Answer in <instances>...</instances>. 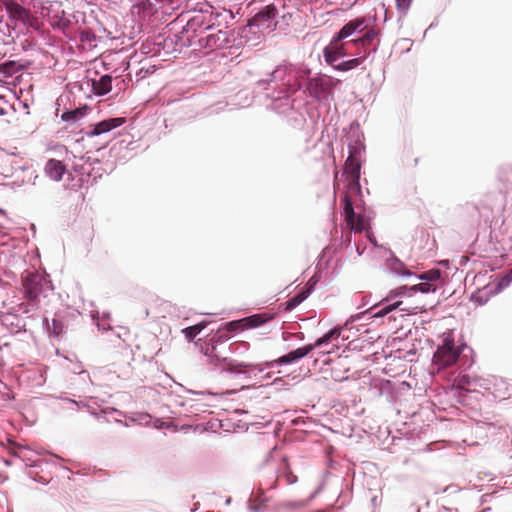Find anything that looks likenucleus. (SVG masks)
Returning <instances> with one entry per match:
<instances>
[{
    "mask_svg": "<svg viewBox=\"0 0 512 512\" xmlns=\"http://www.w3.org/2000/svg\"><path fill=\"white\" fill-rule=\"evenodd\" d=\"M460 354V348L455 346L454 339L448 335L435 351L432 364L437 367L438 371L448 368L457 362Z\"/></svg>",
    "mask_w": 512,
    "mask_h": 512,
    "instance_id": "nucleus-1",
    "label": "nucleus"
},
{
    "mask_svg": "<svg viewBox=\"0 0 512 512\" xmlns=\"http://www.w3.org/2000/svg\"><path fill=\"white\" fill-rule=\"evenodd\" d=\"M360 170L361 163L356 156V150H350V154L345 162L343 174L347 181L345 195H349L351 198L361 194Z\"/></svg>",
    "mask_w": 512,
    "mask_h": 512,
    "instance_id": "nucleus-2",
    "label": "nucleus"
},
{
    "mask_svg": "<svg viewBox=\"0 0 512 512\" xmlns=\"http://www.w3.org/2000/svg\"><path fill=\"white\" fill-rule=\"evenodd\" d=\"M23 287L26 298L36 301L41 294L51 289V282L41 273L26 272L23 277Z\"/></svg>",
    "mask_w": 512,
    "mask_h": 512,
    "instance_id": "nucleus-3",
    "label": "nucleus"
},
{
    "mask_svg": "<svg viewBox=\"0 0 512 512\" xmlns=\"http://www.w3.org/2000/svg\"><path fill=\"white\" fill-rule=\"evenodd\" d=\"M340 80L326 75L310 78L306 90L311 97L320 99L323 95H333V90L340 84Z\"/></svg>",
    "mask_w": 512,
    "mask_h": 512,
    "instance_id": "nucleus-4",
    "label": "nucleus"
},
{
    "mask_svg": "<svg viewBox=\"0 0 512 512\" xmlns=\"http://www.w3.org/2000/svg\"><path fill=\"white\" fill-rule=\"evenodd\" d=\"M403 296H412L411 291L409 290V287L407 286H400L395 289H392L389 291L387 297L382 300V302L379 305H374L370 308V313H372V317L379 318L387 315L391 311L399 308L402 305V301H396L394 303L385 304L390 302L392 299L396 297H403Z\"/></svg>",
    "mask_w": 512,
    "mask_h": 512,
    "instance_id": "nucleus-5",
    "label": "nucleus"
},
{
    "mask_svg": "<svg viewBox=\"0 0 512 512\" xmlns=\"http://www.w3.org/2000/svg\"><path fill=\"white\" fill-rule=\"evenodd\" d=\"M0 5L6 9L9 18L15 22L32 25L31 22L35 20L30 10L24 8L15 0H0Z\"/></svg>",
    "mask_w": 512,
    "mask_h": 512,
    "instance_id": "nucleus-6",
    "label": "nucleus"
},
{
    "mask_svg": "<svg viewBox=\"0 0 512 512\" xmlns=\"http://www.w3.org/2000/svg\"><path fill=\"white\" fill-rule=\"evenodd\" d=\"M344 215L347 225L351 230L355 232H362L367 227V221L364 216L354 212L353 208V198L349 197V195H344Z\"/></svg>",
    "mask_w": 512,
    "mask_h": 512,
    "instance_id": "nucleus-7",
    "label": "nucleus"
},
{
    "mask_svg": "<svg viewBox=\"0 0 512 512\" xmlns=\"http://www.w3.org/2000/svg\"><path fill=\"white\" fill-rule=\"evenodd\" d=\"M367 18L364 16L357 17L348 21L336 34L337 39H346L357 33H362L367 29Z\"/></svg>",
    "mask_w": 512,
    "mask_h": 512,
    "instance_id": "nucleus-8",
    "label": "nucleus"
},
{
    "mask_svg": "<svg viewBox=\"0 0 512 512\" xmlns=\"http://www.w3.org/2000/svg\"><path fill=\"white\" fill-rule=\"evenodd\" d=\"M277 14L278 9L276 6L274 4H269L255 14V16L249 21V25L269 28L271 20L275 19Z\"/></svg>",
    "mask_w": 512,
    "mask_h": 512,
    "instance_id": "nucleus-9",
    "label": "nucleus"
},
{
    "mask_svg": "<svg viewBox=\"0 0 512 512\" xmlns=\"http://www.w3.org/2000/svg\"><path fill=\"white\" fill-rule=\"evenodd\" d=\"M342 40L337 39V35H335L330 44L324 48V58L328 64L332 65L339 58L346 56V43H342Z\"/></svg>",
    "mask_w": 512,
    "mask_h": 512,
    "instance_id": "nucleus-10",
    "label": "nucleus"
},
{
    "mask_svg": "<svg viewBox=\"0 0 512 512\" xmlns=\"http://www.w3.org/2000/svg\"><path fill=\"white\" fill-rule=\"evenodd\" d=\"M315 348L312 344H308L302 347H299L291 352H289L286 355H283L279 357L278 359L270 362L268 366H272L273 364H289L292 362H295L297 360L302 359L303 357L307 356L311 351H313Z\"/></svg>",
    "mask_w": 512,
    "mask_h": 512,
    "instance_id": "nucleus-11",
    "label": "nucleus"
},
{
    "mask_svg": "<svg viewBox=\"0 0 512 512\" xmlns=\"http://www.w3.org/2000/svg\"><path fill=\"white\" fill-rule=\"evenodd\" d=\"M274 318L273 315L267 313L254 314L240 320L235 321L232 325H242V330L259 327Z\"/></svg>",
    "mask_w": 512,
    "mask_h": 512,
    "instance_id": "nucleus-12",
    "label": "nucleus"
},
{
    "mask_svg": "<svg viewBox=\"0 0 512 512\" xmlns=\"http://www.w3.org/2000/svg\"><path fill=\"white\" fill-rule=\"evenodd\" d=\"M125 118H110L97 123L93 130L89 133L90 136H98L115 129L125 123Z\"/></svg>",
    "mask_w": 512,
    "mask_h": 512,
    "instance_id": "nucleus-13",
    "label": "nucleus"
},
{
    "mask_svg": "<svg viewBox=\"0 0 512 512\" xmlns=\"http://www.w3.org/2000/svg\"><path fill=\"white\" fill-rule=\"evenodd\" d=\"M44 171L50 179L60 181L66 172V167L61 161L50 159L47 161Z\"/></svg>",
    "mask_w": 512,
    "mask_h": 512,
    "instance_id": "nucleus-14",
    "label": "nucleus"
},
{
    "mask_svg": "<svg viewBox=\"0 0 512 512\" xmlns=\"http://www.w3.org/2000/svg\"><path fill=\"white\" fill-rule=\"evenodd\" d=\"M363 35L356 39L351 40V42L356 46H369L374 41V39L378 36V30L375 27H368L365 31L362 32Z\"/></svg>",
    "mask_w": 512,
    "mask_h": 512,
    "instance_id": "nucleus-15",
    "label": "nucleus"
},
{
    "mask_svg": "<svg viewBox=\"0 0 512 512\" xmlns=\"http://www.w3.org/2000/svg\"><path fill=\"white\" fill-rule=\"evenodd\" d=\"M92 86L97 95H105L112 89V77L104 75L99 80H94Z\"/></svg>",
    "mask_w": 512,
    "mask_h": 512,
    "instance_id": "nucleus-16",
    "label": "nucleus"
},
{
    "mask_svg": "<svg viewBox=\"0 0 512 512\" xmlns=\"http://www.w3.org/2000/svg\"><path fill=\"white\" fill-rule=\"evenodd\" d=\"M258 368L257 364L250 363V362H229L226 365V370L231 373H246L249 369H256Z\"/></svg>",
    "mask_w": 512,
    "mask_h": 512,
    "instance_id": "nucleus-17",
    "label": "nucleus"
},
{
    "mask_svg": "<svg viewBox=\"0 0 512 512\" xmlns=\"http://www.w3.org/2000/svg\"><path fill=\"white\" fill-rule=\"evenodd\" d=\"M228 43L227 33L219 30L216 34H211L207 37V45L210 47L222 48Z\"/></svg>",
    "mask_w": 512,
    "mask_h": 512,
    "instance_id": "nucleus-18",
    "label": "nucleus"
},
{
    "mask_svg": "<svg viewBox=\"0 0 512 512\" xmlns=\"http://www.w3.org/2000/svg\"><path fill=\"white\" fill-rule=\"evenodd\" d=\"M341 330L340 328H334L330 330L328 333L317 339L312 345L314 348H318L323 344L329 343L332 339H336L340 336Z\"/></svg>",
    "mask_w": 512,
    "mask_h": 512,
    "instance_id": "nucleus-19",
    "label": "nucleus"
},
{
    "mask_svg": "<svg viewBox=\"0 0 512 512\" xmlns=\"http://www.w3.org/2000/svg\"><path fill=\"white\" fill-rule=\"evenodd\" d=\"M364 59H365V57L353 58V59L344 61L338 65H335L333 67H334V69H336L338 71H348V70L358 67L363 62Z\"/></svg>",
    "mask_w": 512,
    "mask_h": 512,
    "instance_id": "nucleus-20",
    "label": "nucleus"
},
{
    "mask_svg": "<svg viewBox=\"0 0 512 512\" xmlns=\"http://www.w3.org/2000/svg\"><path fill=\"white\" fill-rule=\"evenodd\" d=\"M206 326V323H198L196 325L183 329V333L188 341H192Z\"/></svg>",
    "mask_w": 512,
    "mask_h": 512,
    "instance_id": "nucleus-21",
    "label": "nucleus"
},
{
    "mask_svg": "<svg viewBox=\"0 0 512 512\" xmlns=\"http://www.w3.org/2000/svg\"><path fill=\"white\" fill-rule=\"evenodd\" d=\"M281 467L283 472L278 477H284L287 484H294L297 481V476L289 469V465L285 458L282 459Z\"/></svg>",
    "mask_w": 512,
    "mask_h": 512,
    "instance_id": "nucleus-22",
    "label": "nucleus"
},
{
    "mask_svg": "<svg viewBox=\"0 0 512 512\" xmlns=\"http://www.w3.org/2000/svg\"><path fill=\"white\" fill-rule=\"evenodd\" d=\"M409 290L411 291L412 295L417 293V292H421V293H429L431 291H435L436 290V286L432 283H429V282H422V283H419V284H416V285H413L411 287H409Z\"/></svg>",
    "mask_w": 512,
    "mask_h": 512,
    "instance_id": "nucleus-23",
    "label": "nucleus"
},
{
    "mask_svg": "<svg viewBox=\"0 0 512 512\" xmlns=\"http://www.w3.org/2000/svg\"><path fill=\"white\" fill-rule=\"evenodd\" d=\"M441 277V272L438 269H432L427 272H424L419 276L420 280H423L425 282H429L434 284L437 280H439Z\"/></svg>",
    "mask_w": 512,
    "mask_h": 512,
    "instance_id": "nucleus-24",
    "label": "nucleus"
},
{
    "mask_svg": "<svg viewBox=\"0 0 512 512\" xmlns=\"http://www.w3.org/2000/svg\"><path fill=\"white\" fill-rule=\"evenodd\" d=\"M48 330L55 336H60L64 332V324L59 319H52L51 325L48 324Z\"/></svg>",
    "mask_w": 512,
    "mask_h": 512,
    "instance_id": "nucleus-25",
    "label": "nucleus"
},
{
    "mask_svg": "<svg viewBox=\"0 0 512 512\" xmlns=\"http://www.w3.org/2000/svg\"><path fill=\"white\" fill-rule=\"evenodd\" d=\"M305 295L303 293L297 294L286 302V310L290 311L296 308L303 300Z\"/></svg>",
    "mask_w": 512,
    "mask_h": 512,
    "instance_id": "nucleus-26",
    "label": "nucleus"
},
{
    "mask_svg": "<svg viewBox=\"0 0 512 512\" xmlns=\"http://www.w3.org/2000/svg\"><path fill=\"white\" fill-rule=\"evenodd\" d=\"M83 115H84V112L82 109H75V110L64 112L62 114V120H64V121L76 120L79 116H83Z\"/></svg>",
    "mask_w": 512,
    "mask_h": 512,
    "instance_id": "nucleus-27",
    "label": "nucleus"
},
{
    "mask_svg": "<svg viewBox=\"0 0 512 512\" xmlns=\"http://www.w3.org/2000/svg\"><path fill=\"white\" fill-rule=\"evenodd\" d=\"M395 2L397 10L400 13L405 14L409 10L412 0H395Z\"/></svg>",
    "mask_w": 512,
    "mask_h": 512,
    "instance_id": "nucleus-28",
    "label": "nucleus"
},
{
    "mask_svg": "<svg viewBox=\"0 0 512 512\" xmlns=\"http://www.w3.org/2000/svg\"><path fill=\"white\" fill-rule=\"evenodd\" d=\"M0 72L6 75H12L15 73V63L10 61L3 64H0Z\"/></svg>",
    "mask_w": 512,
    "mask_h": 512,
    "instance_id": "nucleus-29",
    "label": "nucleus"
},
{
    "mask_svg": "<svg viewBox=\"0 0 512 512\" xmlns=\"http://www.w3.org/2000/svg\"><path fill=\"white\" fill-rule=\"evenodd\" d=\"M233 323H235V321H232L230 323H228V330L229 331H236L238 329H241L242 330V325H232Z\"/></svg>",
    "mask_w": 512,
    "mask_h": 512,
    "instance_id": "nucleus-30",
    "label": "nucleus"
},
{
    "mask_svg": "<svg viewBox=\"0 0 512 512\" xmlns=\"http://www.w3.org/2000/svg\"><path fill=\"white\" fill-rule=\"evenodd\" d=\"M301 88V84L300 83H296L293 88L291 89L292 92H296L298 91L299 89Z\"/></svg>",
    "mask_w": 512,
    "mask_h": 512,
    "instance_id": "nucleus-31",
    "label": "nucleus"
},
{
    "mask_svg": "<svg viewBox=\"0 0 512 512\" xmlns=\"http://www.w3.org/2000/svg\"><path fill=\"white\" fill-rule=\"evenodd\" d=\"M413 161H414L413 166H417V165H418V163H419V161H420V158H419V157H416V158H414V160H413Z\"/></svg>",
    "mask_w": 512,
    "mask_h": 512,
    "instance_id": "nucleus-32",
    "label": "nucleus"
},
{
    "mask_svg": "<svg viewBox=\"0 0 512 512\" xmlns=\"http://www.w3.org/2000/svg\"><path fill=\"white\" fill-rule=\"evenodd\" d=\"M309 73H310V70H309V69H306V70H304V71H303V74H305V75H306V74H309Z\"/></svg>",
    "mask_w": 512,
    "mask_h": 512,
    "instance_id": "nucleus-33",
    "label": "nucleus"
},
{
    "mask_svg": "<svg viewBox=\"0 0 512 512\" xmlns=\"http://www.w3.org/2000/svg\"><path fill=\"white\" fill-rule=\"evenodd\" d=\"M410 274H411V273H410L408 270H405V271L403 272V275H410Z\"/></svg>",
    "mask_w": 512,
    "mask_h": 512,
    "instance_id": "nucleus-34",
    "label": "nucleus"
},
{
    "mask_svg": "<svg viewBox=\"0 0 512 512\" xmlns=\"http://www.w3.org/2000/svg\"><path fill=\"white\" fill-rule=\"evenodd\" d=\"M143 3L148 4V5L150 4L149 0H143Z\"/></svg>",
    "mask_w": 512,
    "mask_h": 512,
    "instance_id": "nucleus-35",
    "label": "nucleus"
}]
</instances>
